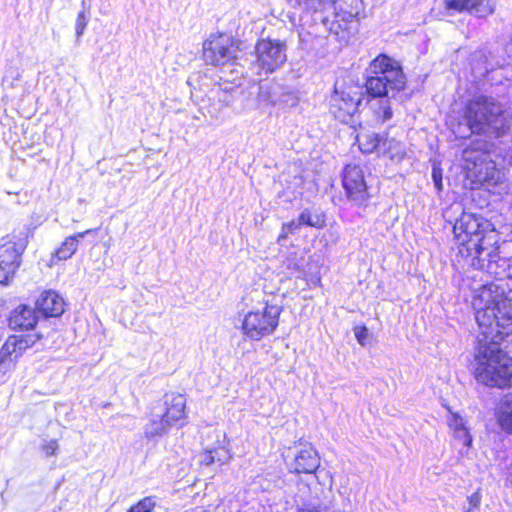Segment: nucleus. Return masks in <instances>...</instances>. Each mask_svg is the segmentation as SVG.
Wrapping results in <instances>:
<instances>
[{
    "label": "nucleus",
    "instance_id": "1",
    "mask_svg": "<svg viewBox=\"0 0 512 512\" xmlns=\"http://www.w3.org/2000/svg\"><path fill=\"white\" fill-rule=\"evenodd\" d=\"M471 304L480 329L474 355L475 379L489 387H512V358L500 348L512 334V288L496 281L473 288Z\"/></svg>",
    "mask_w": 512,
    "mask_h": 512
},
{
    "label": "nucleus",
    "instance_id": "2",
    "mask_svg": "<svg viewBox=\"0 0 512 512\" xmlns=\"http://www.w3.org/2000/svg\"><path fill=\"white\" fill-rule=\"evenodd\" d=\"M458 255L469 265L497 275L498 233L493 224L480 215L463 212L453 226Z\"/></svg>",
    "mask_w": 512,
    "mask_h": 512
},
{
    "label": "nucleus",
    "instance_id": "3",
    "mask_svg": "<svg viewBox=\"0 0 512 512\" xmlns=\"http://www.w3.org/2000/svg\"><path fill=\"white\" fill-rule=\"evenodd\" d=\"M465 120L470 133H495L500 136L508 126L505 111L491 97L476 96L468 102Z\"/></svg>",
    "mask_w": 512,
    "mask_h": 512
},
{
    "label": "nucleus",
    "instance_id": "4",
    "mask_svg": "<svg viewBox=\"0 0 512 512\" xmlns=\"http://www.w3.org/2000/svg\"><path fill=\"white\" fill-rule=\"evenodd\" d=\"M463 161L466 177L473 188L484 187L492 191L502 183L501 172L486 153L467 148L463 151Z\"/></svg>",
    "mask_w": 512,
    "mask_h": 512
},
{
    "label": "nucleus",
    "instance_id": "5",
    "mask_svg": "<svg viewBox=\"0 0 512 512\" xmlns=\"http://www.w3.org/2000/svg\"><path fill=\"white\" fill-rule=\"evenodd\" d=\"M380 75L371 74L366 80V91L370 98L369 109L372 111L376 123L383 124L393 116L391 98L403 88H393L390 81Z\"/></svg>",
    "mask_w": 512,
    "mask_h": 512
},
{
    "label": "nucleus",
    "instance_id": "6",
    "mask_svg": "<svg viewBox=\"0 0 512 512\" xmlns=\"http://www.w3.org/2000/svg\"><path fill=\"white\" fill-rule=\"evenodd\" d=\"M333 10L334 19L330 26V32L335 34L341 42H347L352 34L357 31L358 16L364 9L362 0H333L330 6L319 9L316 12Z\"/></svg>",
    "mask_w": 512,
    "mask_h": 512
},
{
    "label": "nucleus",
    "instance_id": "7",
    "mask_svg": "<svg viewBox=\"0 0 512 512\" xmlns=\"http://www.w3.org/2000/svg\"><path fill=\"white\" fill-rule=\"evenodd\" d=\"M282 309L278 305L265 304L262 308L248 312L242 321L243 334L253 341L271 335L279 324Z\"/></svg>",
    "mask_w": 512,
    "mask_h": 512
},
{
    "label": "nucleus",
    "instance_id": "8",
    "mask_svg": "<svg viewBox=\"0 0 512 512\" xmlns=\"http://www.w3.org/2000/svg\"><path fill=\"white\" fill-rule=\"evenodd\" d=\"M287 46L279 39L262 38L255 45L254 68L258 75H269L280 69L287 60Z\"/></svg>",
    "mask_w": 512,
    "mask_h": 512
},
{
    "label": "nucleus",
    "instance_id": "9",
    "mask_svg": "<svg viewBox=\"0 0 512 512\" xmlns=\"http://www.w3.org/2000/svg\"><path fill=\"white\" fill-rule=\"evenodd\" d=\"M239 47L232 36L226 34L211 35L203 44V58L213 66H225L234 63Z\"/></svg>",
    "mask_w": 512,
    "mask_h": 512
},
{
    "label": "nucleus",
    "instance_id": "10",
    "mask_svg": "<svg viewBox=\"0 0 512 512\" xmlns=\"http://www.w3.org/2000/svg\"><path fill=\"white\" fill-rule=\"evenodd\" d=\"M362 89L357 86L335 87L330 97V112L341 122H347L358 110Z\"/></svg>",
    "mask_w": 512,
    "mask_h": 512
},
{
    "label": "nucleus",
    "instance_id": "11",
    "mask_svg": "<svg viewBox=\"0 0 512 512\" xmlns=\"http://www.w3.org/2000/svg\"><path fill=\"white\" fill-rule=\"evenodd\" d=\"M342 182L349 199L358 205L366 202L368 198L367 185L360 166L356 164L346 165Z\"/></svg>",
    "mask_w": 512,
    "mask_h": 512
},
{
    "label": "nucleus",
    "instance_id": "12",
    "mask_svg": "<svg viewBox=\"0 0 512 512\" xmlns=\"http://www.w3.org/2000/svg\"><path fill=\"white\" fill-rule=\"evenodd\" d=\"M369 73L387 78L393 88L405 86V76L399 62L385 54H380L371 61Z\"/></svg>",
    "mask_w": 512,
    "mask_h": 512
},
{
    "label": "nucleus",
    "instance_id": "13",
    "mask_svg": "<svg viewBox=\"0 0 512 512\" xmlns=\"http://www.w3.org/2000/svg\"><path fill=\"white\" fill-rule=\"evenodd\" d=\"M28 240L25 232H13L1 239L0 243V260L16 266L18 269L21 265V256L26 249Z\"/></svg>",
    "mask_w": 512,
    "mask_h": 512
},
{
    "label": "nucleus",
    "instance_id": "14",
    "mask_svg": "<svg viewBox=\"0 0 512 512\" xmlns=\"http://www.w3.org/2000/svg\"><path fill=\"white\" fill-rule=\"evenodd\" d=\"M39 336L36 334H20L8 337L0 350V368L7 362L17 359L27 348L33 346Z\"/></svg>",
    "mask_w": 512,
    "mask_h": 512
},
{
    "label": "nucleus",
    "instance_id": "15",
    "mask_svg": "<svg viewBox=\"0 0 512 512\" xmlns=\"http://www.w3.org/2000/svg\"><path fill=\"white\" fill-rule=\"evenodd\" d=\"M445 4L448 9L466 10L476 17H486L495 10V0H445Z\"/></svg>",
    "mask_w": 512,
    "mask_h": 512
},
{
    "label": "nucleus",
    "instance_id": "16",
    "mask_svg": "<svg viewBox=\"0 0 512 512\" xmlns=\"http://www.w3.org/2000/svg\"><path fill=\"white\" fill-rule=\"evenodd\" d=\"M320 465L318 452L309 444L299 448L294 457L296 473H314Z\"/></svg>",
    "mask_w": 512,
    "mask_h": 512
},
{
    "label": "nucleus",
    "instance_id": "17",
    "mask_svg": "<svg viewBox=\"0 0 512 512\" xmlns=\"http://www.w3.org/2000/svg\"><path fill=\"white\" fill-rule=\"evenodd\" d=\"M64 300L55 291H45L36 301L37 309L46 317H59L64 312Z\"/></svg>",
    "mask_w": 512,
    "mask_h": 512
},
{
    "label": "nucleus",
    "instance_id": "18",
    "mask_svg": "<svg viewBox=\"0 0 512 512\" xmlns=\"http://www.w3.org/2000/svg\"><path fill=\"white\" fill-rule=\"evenodd\" d=\"M495 420L500 429L512 435V392L503 395L495 407Z\"/></svg>",
    "mask_w": 512,
    "mask_h": 512
},
{
    "label": "nucleus",
    "instance_id": "19",
    "mask_svg": "<svg viewBox=\"0 0 512 512\" xmlns=\"http://www.w3.org/2000/svg\"><path fill=\"white\" fill-rule=\"evenodd\" d=\"M38 321L36 311L26 305H21L14 309L9 318V326L12 329H33Z\"/></svg>",
    "mask_w": 512,
    "mask_h": 512
},
{
    "label": "nucleus",
    "instance_id": "20",
    "mask_svg": "<svg viewBox=\"0 0 512 512\" xmlns=\"http://www.w3.org/2000/svg\"><path fill=\"white\" fill-rule=\"evenodd\" d=\"M166 410L163 415L171 424L184 420L186 417V398L179 393H173L166 396Z\"/></svg>",
    "mask_w": 512,
    "mask_h": 512
},
{
    "label": "nucleus",
    "instance_id": "21",
    "mask_svg": "<svg viewBox=\"0 0 512 512\" xmlns=\"http://www.w3.org/2000/svg\"><path fill=\"white\" fill-rule=\"evenodd\" d=\"M91 230H86L84 232H80L77 235L67 237L61 246L55 251L51 262L53 263V259L57 258L58 260H67L72 257V255L77 251L79 239L84 238L85 235L89 234Z\"/></svg>",
    "mask_w": 512,
    "mask_h": 512
},
{
    "label": "nucleus",
    "instance_id": "22",
    "mask_svg": "<svg viewBox=\"0 0 512 512\" xmlns=\"http://www.w3.org/2000/svg\"><path fill=\"white\" fill-rule=\"evenodd\" d=\"M356 140L359 149L366 154L377 152L379 154L382 148L383 137L376 133L360 132Z\"/></svg>",
    "mask_w": 512,
    "mask_h": 512
},
{
    "label": "nucleus",
    "instance_id": "23",
    "mask_svg": "<svg viewBox=\"0 0 512 512\" xmlns=\"http://www.w3.org/2000/svg\"><path fill=\"white\" fill-rule=\"evenodd\" d=\"M286 87L271 83L260 87L258 99L262 103H266L271 106H277L281 102V96L284 93Z\"/></svg>",
    "mask_w": 512,
    "mask_h": 512
},
{
    "label": "nucleus",
    "instance_id": "24",
    "mask_svg": "<svg viewBox=\"0 0 512 512\" xmlns=\"http://www.w3.org/2000/svg\"><path fill=\"white\" fill-rule=\"evenodd\" d=\"M171 423L163 414H153L150 421L145 426L146 437H155L163 435L171 427Z\"/></svg>",
    "mask_w": 512,
    "mask_h": 512
},
{
    "label": "nucleus",
    "instance_id": "25",
    "mask_svg": "<svg viewBox=\"0 0 512 512\" xmlns=\"http://www.w3.org/2000/svg\"><path fill=\"white\" fill-rule=\"evenodd\" d=\"M230 459V454L224 447L206 450L200 455V463L209 466L213 463L224 464Z\"/></svg>",
    "mask_w": 512,
    "mask_h": 512
},
{
    "label": "nucleus",
    "instance_id": "26",
    "mask_svg": "<svg viewBox=\"0 0 512 512\" xmlns=\"http://www.w3.org/2000/svg\"><path fill=\"white\" fill-rule=\"evenodd\" d=\"M404 145L395 139L383 138L379 154L388 155L391 160L399 161L404 157Z\"/></svg>",
    "mask_w": 512,
    "mask_h": 512
},
{
    "label": "nucleus",
    "instance_id": "27",
    "mask_svg": "<svg viewBox=\"0 0 512 512\" xmlns=\"http://www.w3.org/2000/svg\"><path fill=\"white\" fill-rule=\"evenodd\" d=\"M333 0H288L292 7H298L304 11H317L330 6Z\"/></svg>",
    "mask_w": 512,
    "mask_h": 512
},
{
    "label": "nucleus",
    "instance_id": "28",
    "mask_svg": "<svg viewBox=\"0 0 512 512\" xmlns=\"http://www.w3.org/2000/svg\"><path fill=\"white\" fill-rule=\"evenodd\" d=\"M298 222L300 227L302 225H307L311 227H322L324 224V219L319 215H313L310 211L304 210L299 218Z\"/></svg>",
    "mask_w": 512,
    "mask_h": 512
},
{
    "label": "nucleus",
    "instance_id": "29",
    "mask_svg": "<svg viewBox=\"0 0 512 512\" xmlns=\"http://www.w3.org/2000/svg\"><path fill=\"white\" fill-rule=\"evenodd\" d=\"M18 269L7 262L0 260V284H8L15 276Z\"/></svg>",
    "mask_w": 512,
    "mask_h": 512
},
{
    "label": "nucleus",
    "instance_id": "30",
    "mask_svg": "<svg viewBox=\"0 0 512 512\" xmlns=\"http://www.w3.org/2000/svg\"><path fill=\"white\" fill-rule=\"evenodd\" d=\"M283 271H286L289 275L295 276L297 278L302 277L303 270L301 269V265L298 263L296 257H289L283 263Z\"/></svg>",
    "mask_w": 512,
    "mask_h": 512
},
{
    "label": "nucleus",
    "instance_id": "31",
    "mask_svg": "<svg viewBox=\"0 0 512 512\" xmlns=\"http://www.w3.org/2000/svg\"><path fill=\"white\" fill-rule=\"evenodd\" d=\"M156 505L153 497H145L140 500L138 503L133 505L128 512H151Z\"/></svg>",
    "mask_w": 512,
    "mask_h": 512
},
{
    "label": "nucleus",
    "instance_id": "32",
    "mask_svg": "<svg viewBox=\"0 0 512 512\" xmlns=\"http://www.w3.org/2000/svg\"><path fill=\"white\" fill-rule=\"evenodd\" d=\"M40 449L46 457L56 456L59 450L58 441L56 439L44 440Z\"/></svg>",
    "mask_w": 512,
    "mask_h": 512
},
{
    "label": "nucleus",
    "instance_id": "33",
    "mask_svg": "<svg viewBox=\"0 0 512 512\" xmlns=\"http://www.w3.org/2000/svg\"><path fill=\"white\" fill-rule=\"evenodd\" d=\"M447 421L453 433L458 432L459 430L467 429L464 419L456 413H452Z\"/></svg>",
    "mask_w": 512,
    "mask_h": 512
},
{
    "label": "nucleus",
    "instance_id": "34",
    "mask_svg": "<svg viewBox=\"0 0 512 512\" xmlns=\"http://www.w3.org/2000/svg\"><path fill=\"white\" fill-rule=\"evenodd\" d=\"M300 228L298 220H292L282 225L281 233L278 236V242L283 241L289 234L295 232Z\"/></svg>",
    "mask_w": 512,
    "mask_h": 512
},
{
    "label": "nucleus",
    "instance_id": "35",
    "mask_svg": "<svg viewBox=\"0 0 512 512\" xmlns=\"http://www.w3.org/2000/svg\"><path fill=\"white\" fill-rule=\"evenodd\" d=\"M297 104H298L297 95L293 91L286 88L284 93L281 96V102H280L279 106L295 107Z\"/></svg>",
    "mask_w": 512,
    "mask_h": 512
},
{
    "label": "nucleus",
    "instance_id": "36",
    "mask_svg": "<svg viewBox=\"0 0 512 512\" xmlns=\"http://www.w3.org/2000/svg\"><path fill=\"white\" fill-rule=\"evenodd\" d=\"M88 24V19L85 11H81L78 13L76 24H75V32L77 39L81 38Z\"/></svg>",
    "mask_w": 512,
    "mask_h": 512
},
{
    "label": "nucleus",
    "instance_id": "37",
    "mask_svg": "<svg viewBox=\"0 0 512 512\" xmlns=\"http://www.w3.org/2000/svg\"><path fill=\"white\" fill-rule=\"evenodd\" d=\"M453 436L456 441L462 443L465 448H469L472 443L471 435L469 434L468 429L459 430L458 432L453 433Z\"/></svg>",
    "mask_w": 512,
    "mask_h": 512
},
{
    "label": "nucleus",
    "instance_id": "38",
    "mask_svg": "<svg viewBox=\"0 0 512 512\" xmlns=\"http://www.w3.org/2000/svg\"><path fill=\"white\" fill-rule=\"evenodd\" d=\"M354 334L358 343L362 346H365L369 335L368 329L365 326L356 327L354 329Z\"/></svg>",
    "mask_w": 512,
    "mask_h": 512
},
{
    "label": "nucleus",
    "instance_id": "39",
    "mask_svg": "<svg viewBox=\"0 0 512 512\" xmlns=\"http://www.w3.org/2000/svg\"><path fill=\"white\" fill-rule=\"evenodd\" d=\"M432 179L434 182V185L438 191L442 190V172L440 168L433 167L432 170Z\"/></svg>",
    "mask_w": 512,
    "mask_h": 512
},
{
    "label": "nucleus",
    "instance_id": "40",
    "mask_svg": "<svg viewBox=\"0 0 512 512\" xmlns=\"http://www.w3.org/2000/svg\"><path fill=\"white\" fill-rule=\"evenodd\" d=\"M469 508L479 509V505L481 502V496L479 492H474L472 495L468 497Z\"/></svg>",
    "mask_w": 512,
    "mask_h": 512
},
{
    "label": "nucleus",
    "instance_id": "41",
    "mask_svg": "<svg viewBox=\"0 0 512 512\" xmlns=\"http://www.w3.org/2000/svg\"><path fill=\"white\" fill-rule=\"evenodd\" d=\"M464 512H478L475 508H467Z\"/></svg>",
    "mask_w": 512,
    "mask_h": 512
},
{
    "label": "nucleus",
    "instance_id": "42",
    "mask_svg": "<svg viewBox=\"0 0 512 512\" xmlns=\"http://www.w3.org/2000/svg\"><path fill=\"white\" fill-rule=\"evenodd\" d=\"M86 5H87L86 0H82V6H83V8H85V6H86Z\"/></svg>",
    "mask_w": 512,
    "mask_h": 512
}]
</instances>
